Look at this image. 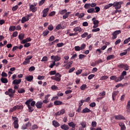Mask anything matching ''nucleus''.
<instances>
[{
	"label": "nucleus",
	"mask_w": 130,
	"mask_h": 130,
	"mask_svg": "<svg viewBox=\"0 0 130 130\" xmlns=\"http://www.w3.org/2000/svg\"><path fill=\"white\" fill-rule=\"evenodd\" d=\"M12 36L13 37H17L18 36V31H14Z\"/></svg>",
	"instance_id": "nucleus-62"
},
{
	"label": "nucleus",
	"mask_w": 130,
	"mask_h": 130,
	"mask_svg": "<svg viewBox=\"0 0 130 130\" xmlns=\"http://www.w3.org/2000/svg\"><path fill=\"white\" fill-rule=\"evenodd\" d=\"M94 77H95V75L91 74L88 76V80H92V79H93Z\"/></svg>",
	"instance_id": "nucleus-53"
},
{
	"label": "nucleus",
	"mask_w": 130,
	"mask_h": 130,
	"mask_svg": "<svg viewBox=\"0 0 130 130\" xmlns=\"http://www.w3.org/2000/svg\"><path fill=\"white\" fill-rule=\"evenodd\" d=\"M124 64H125L123 63L119 64L117 65V67L119 69H123V68H124Z\"/></svg>",
	"instance_id": "nucleus-49"
},
{
	"label": "nucleus",
	"mask_w": 130,
	"mask_h": 130,
	"mask_svg": "<svg viewBox=\"0 0 130 130\" xmlns=\"http://www.w3.org/2000/svg\"><path fill=\"white\" fill-rule=\"evenodd\" d=\"M108 79V76H104L101 77L100 80L101 81H104V80H107Z\"/></svg>",
	"instance_id": "nucleus-44"
},
{
	"label": "nucleus",
	"mask_w": 130,
	"mask_h": 130,
	"mask_svg": "<svg viewBox=\"0 0 130 130\" xmlns=\"http://www.w3.org/2000/svg\"><path fill=\"white\" fill-rule=\"evenodd\" d=\"M37 6V3H34V4L29 6V11H31L32 13H35L37 12L38 8L36 7Z\"/></svg>",
	"instance_id": "nucleus-2"
},
{
	"label": "nucleus",
	"mask_w": 130,
	"mask_h": 130,
	"mask_svg": "<svg viewBox=\"0 0 130 130\" xmlns=\"http://www.w3.org/2000/svg\"><path fill=\"white\" fill-rule=\"evenodd\" d=\"M49 74L50 76H53L56 74V71H51L49 73Z\"/></svg>",
	"instance_id": "nucleus-40"
},
{
	"label": "nucleus",
	"mask_w": 130,
	"mask_h": 130,
	"mask_svg": "<svg viewBox=\"0 0 130 130\" xmlns=\"http://www.w3.org/2000/svg\"><path fill=\"white\" fill-rule=\"evenodd\" d=\"M25 80L27 81L28 82H31L33 80V76L29 75L28 76H27L25 77Z\"/></svg>",
	"instance_id": "nucleus-20"
},
{
	"label": "nucleus",
	"mask_w": 130,
	"mask_h": 130,
	"mask_svg": "<svg viewBox=\"0 0 130 130\" xmlns=\"http://www.w3.org/2000/svg\"><path fill=\"white\" fill-rule=\"evenodd\" d=\"M119 126H120L121 130L126 129V127H125V125H124V123L120 122V123H119Z\"/></svg>",
	"instance_id": "nucleus-16"
},
{
	"label": "nucleus",
	"mask_w": 130,
	"mask_h": 130,
	"mask_svg": "<svg viewBox=\"0 0 130 130\" xmlns=\"http://www.w3.org/2000/svg\"><path fill=\"white\" fill-rule=\"evenodd\" d=\"M25 90L24 88H20L18 90V93L19 94H23V93H25Z\"/></svg>",
	"instance_id": "nucleus-33"
},
{
	"label": "nucleus",
	"mask_w": 130,
	"mask_h": 130,
	"mask_svg": "<svg viewBox=\"0 0 130 130\" xmlns=\"http://www.w3.org/2000/svg\"><path fill=\"white\" fill-rule=\"evenodd\" d=\"M87 13L91 14L92 13H95V9L94 8H90L87 10Z\"/></svg>",
	"instance_id": "nucleus-32"
},
{
	"label": "nucleus",
	"mask_w": 130,
	"mask_h": 130,
	"mask_svg": "<svg viewBox=\"0 0 130 130\" xmlns=\"http://www.w3.org/2000/svg\"><path fill=\"white\" fill-rule=\"evenodd\" d=\"M18 8H19V7L18 6V5H16L15 6L13 7L12 8V11L13 12H15V11H17V10H18Z\"/></svg>",
	"instance_id": "nucleus-56"
},
{
	"label": "nucleus",
	"mask_w": 130,
	"mask_h": 130,
	"mask_svg": "<svg viewBox=\"0 0 130 130\" xmlns=\"http://www.w3.org/2000/svg\"><path fill=\"white\" fill-rule=\"evenodd\" d=\"M127 54V51L125 50L123 52L120 53V56H123V55H126Z\"/></svg>",
	"instance_id": "nucleus-47"
},
{
	"label": "nucleus",
	"mask_w": 130,
	"mask_h": 130,
	"mask_svg": "<svg viewBox=\"0 0 130 130\" xmlns=\"http://www.w3.org/2000/svg\"><path fill=\"white\" fill-rule=\"evenodd\" d=\"M74 31L75 32H82V28L80 27H76L74 28Z\"/></svg>",
	"instance_id": "nucleus-29"
},
{
	"label": "nucleus",
	"mask_w": 130,
	"mask_h": 130,
	"mask_svg": "<svg viewBox=\"0 0 130 130\" xmlns=\"http://www.w3.org/2000/svg\"><path fill=\"white\" fill-rule=\"evenodd\" d=\"M62 28V27L61 26V24H59L56 26V29L57 30H60V29H61Z\"/></svg>",
	"instance_id": "nucleus-52"
},
{
	"label": "nucleus",
	"mask_w": 130,
	"mask_h": 130,
	"mask_svg": "<svg viewBox=\"0 0 130 130\" xmlns=\"http://www.w3.org/2000/svg\"><path fill=\"white\" fill-rule=\"evenodd\" d=\"M48 34H49V30L46 29L45 30H44L43 31L42 35H43V36L45 37L47 35H48Z\"/></svg>",
	"instance_id": "nucleus-30"
},
{
	"label": "nucleus",
	"mask_w": 130,
	"mask_h": 130,
	"mask_svg": "<svg viewBox=\"0 0 130 130\" xmlns=\"http://www.w3.org/2000/svg\"><path fill=\"white\" fill-rule=\"evenodd\" d=\"M15 30H16V26H11L9 27V31H14Z\"/></svg>",
	"instance_id": "nucleus-39"
},
{
	"label": "nucleus",
	"mask_w": 130,
	"mask_h": 130,
	"mask_svg": "<svg viewBox=\"0 0 130 130\" xmlns=\"http://www.w3.org/2000/svg\"><path fill=\"white\" fill-rule=\"evenodd\" d=\"M114 57H115L114 55H110L107 57L106 59L107 60H110V59H113Z\"/></svg>",
	"instance_id": "nucleus-27"
},
{
	"label": "nucleus",
	"mask_w": 130,
	"mask_h": 130,
	"mask_svg": "<svg viewBox=\"0 0 130 130\" xmlns=\"http://www.w3.org/2000/svg\"><path fill=\"white\" fill-rule=\"evenodd\" d=\"M31 46V43H26L24 45V47H29Z\"/></svg>",
	"instance_id": "nucleus-58"
},
{
	"label": "nucleus",
	"mask_w": 130,
	"mask_h": 130,
	"mask_svg": "<svg viewBox=\"0 0 130 130\" xmlns=\"http://www.w3.org/2000/svg\"><path fill=\"white\" fill-rule=\"evenodd\" d=\"M8 92L12 94H15L16 93V90H13V88H10L9 89H8Z\"/></svg>",
	"instance_id": "nucleus-41"
},
{
	"label": "nucleus",
	"mask_w": 130,
	"mask_h": 130,
	"mask_svg": "<svg viewBox=\"0 0 130 130\" xmlns=\"http://www.w3.org/2000/svg\"><path fill=\"white\" fill-rule=\"evenodd\" d=\"M121 33V30H118L114 31L112 34V40H114V39H116L117 38V36L119 35Z\"/></svg>",
	"instance_id": "nucleus-4"
},
{
	"label": "nucleus",
	"mask_w": 130,
	"mask_h": 130,
	"mask_svg": "<svg viewBox=\"0 0 130 130\" xmlns=\"http://www.w3.org/2000/svg\"><path fill=\"white\" fill-rule=\"evenodd\" d=\"M12 120H14L13 124L14 128H19V120L18 119V118H17V117L12 116Z\"/></svg>",
	"instance_id": "nucleus-3"
},
{
	"label": "nucleus",
	"mask_w": 130,
	"mask_h": 130,
	"mask_svg": "<svg viewBox=\"0 0 130 130\" xmlns=\"http://www.w3.org/2000/svg\"><path fill=\"white\" fill-rule=\"evenodd\" d=\"M31 125H32L31 122H28L26 124L21 126V129H27V128H28V126H31Z\"/></svg>",
	"instance_id": "nucleus-13"
},
{
	"label": "nucleus",
	"mask_w": 130,
	"mask_h": 130,
	"mask_svg": "<svg viewBox=\"0 0 130 130\" xmlns=\"http://www.w3.org/2000/svg\"><path fill=\"white\" fill-rule=\"evenodd\" d=\"M32 101H33V99H32L27 100L26 101V102L25 103V105H26L27 106H29L30 103H31V102H32Z\"/></svg>",
	"instance_id": "nucleus-28"
},
{
	"label": "nucleus",
	"mask_w": 130,
	"mask_h": 130,
	"mask_svg": "<svg viewBox=\"0 0 130 130\" xmlns=\"http://www.w3.org/2000/svg\"><path fill=\"white\" fill-rule=\"evenodd\" d=\"M106 95V92L104 91H103L102 92H100L99 94V96H102L103 97V96H105Z\"/></svg>",
	"instance_id": "nucleus-46"
},
{
	"label": "nucleus",
	"mask_w": 130,
	"mask_h": 130,
	"mask_svg": "<svg viewBox=\"0 0 130 130\" xmlns=\"http://www.w3.org/2000/svg\"><path fill=\"white\" fill-rule=\"evenodd\" d=\"M21 82H22L21 79H15L13 81L12 84L14 85H19V84H21Z\"/></svg>",
	"instance_id": "nucleus-17"
},
{
	"label": "nucleus",
	"mask_w": 130,
	"mask_h": 130,
	"mask_svg": "<svg viewBox=\"0 0 130 130\" xmlns=\"http://www.w3.org/2000/svg\"><path fill=\"white\" fill-rule=\"evenodd\" d=\"M126 75V71H123L120 76L119 77V80H120V81H122V80H123L124 79V76H125Z\"/></svg>",
	"instance_id": "nucleus-15"
},
{
	"label": "nucleus",
	"mask_w": 130,
	"mask_h": 130,
	"mask_svg": "<svg viewBox=\"0 0 130 130\" xmlns=\"http://www.w3.org/2000/svg\"><path fill=\"white\" fill-rule=\"evenodd\" d=\"M114 118L118 120H125V117L122 116V115H115Z\"/></svg>",
	"instance_id": "nucleus-7"
},
{
	"label": "nucleus",
	"mask_w": 130,
	"mask_h": 130,
	"mask_svg": "<svg viewBox=\"0 0 130 130\" xmlns=\"http://www.w3.org/2000/svg\"><path fill=\"white\" fill-rule=\"evenodd\" d=\"M53 125L55 127H58V126H59L60 124H59V123H58V122H57V121L53 120Z\"/></svg>",
	"instance_id": "nucleus-22"
},
{
	"label": "nucleus",
	"mask_w": 130,
	"mask_h": 130,
	"mask_svg": "<svg viewBox=\"0 0 130 130\" xmlns=\"http://www.w3.org/2000/svg\"><path fill=\"white\" fill-rule=\"evenodd\" d=\"M49 11V8H48L45 9L43 11V18H45V17L47 16V14Z\"/></svg>",
	"instance_id": "nucleus-14"
},
{
	"label": "nucleus",
	"mask_w": 130,
	"mask_h": 130,
	"mask_svg": "<svg viewBox=\"0 0 130 130\" xmlns=\"http://www.w3.org/2000/svg\"><path fill=\"white\" fill-rule=\"evenodd\" d=\"M54 39H55V38L54 37V36H52L49 38V39H48V41H49V42H50L51 41H53Z\"/></svg>",
	"instance_id": "nucleus-50"
},
{
	"label": "nucleus",
	"mask_w": 130,
	"mask_h": 130,
	"mask_svg": "<svg viewBox=\"0 0 130 130\" xmlns=\"http://www.w3.org/2000/svg\"><path fill=\"white\" fill-rule=\"evenodd\" d=\"M94 10H95V13H99V12H100V7H96L94 8Z\"/></svg>",
	"instance_id": "nucleus-61"
},
{
	"label": "nucleus",
	"mask_w": 130,
	"mask_h": 130,
	"mask_svg": "<svg viewBox=\"0 0 130 130\" xmlns=\"http://www.w3.org/2000/svg\"><path fill=\"white\" fill-rule=\"evenodd\" d=\"M54 105L57 106V105H62L63 103H62V102L59 101H55V102H54Z\"/></svg>",
	"instance_id": "nucleus-21"
},
{
	"label": "nucleus",
	"mask_w": 130,
	"mask_h": 130,
	"mask_svg": "<svg viewBox=\"0 0 130 130\" xmlns=\"http://www.w3.org/2000/svg\"><path fill=\"white\" fill-rule=\"evenodd\" d=\"M66 13H68V10L67 9H63L59 11V15H64Z\"/></svg>",
	"instance_id": "nucleus-24"
},
{
	"label": "nucleus",
	"mask_w": 130,
	"mask_h": 130,
	"mask_svg": "<svg viewBox=\"0 0 130 130\" xmlns=\"http://www.w3.org/2000/svg\"><path fill=\"white\" fill-rule=\"evenodd\" d=\"M63 45H64V44H63V43H60L57 44V46L58 47H62Z\"/></svg>",
	"instance_id": "nucleus-60"
},
{
	"label": "nucleus",
	"mask_w": 130,
	"mask_h": 130,
	"mask_svg": "<svg viewBox=\"0 0 130 130\" xmlns=\"http://www.w3.org/2000/svg\"><path fill=\"white\" fill-rule=\"evenodd\" d=\"M48 60V58H47V56H44L43 58L41 60V61H47Z\"/></svg>",
	"instance_id": "nucleus-55"
},
{
	"label": "nucleus",
	"mask_w": 130,
	"mask_h": 130,
	"mask_svg": "<svg viewBox=\"0 0 130 130\" xmlns=\"http://www.w3.org/2000/svg\"><path fill=\"white\" fill-rule=\"evenodd\" d=\"M61 129H63V130H69L70 128V127L69 126V125L66 124H63L61 125Z\"/></svg>",
	"instance_id": "nucleus-18"
},
{
	"label": "nucleus",
	"mask_w": 130,
	"mask_h": 130,
	"mask_svg": "<svg viewBox=\"0 0 130 130\" xmlns=\"http://www.w3.org/2000/svg\"><path fill=\"white\" fill-rule=\"evenodd\" d=\"M110 80H114L115 82H120L121 80H119V77H116V76H111L110 77Z\"/></svg>",
	"instance_id": "nucleus-11"
},
{
	"label": "nucleus",
	"mask_w": 130,
	"mask_h": 130,
	"mask_svg": "<svg viewBox=\"0 0 130 130\" xmlns=\"http://www.w3.org/2000/svg\"><path fill=\"white\" fill-rule=\"evenodd\" d=\"M43 104V103L41 101H38L36 104V106L38 109H41L42 108V105Z\"/></svg>",
	"instance_id": "nucleus-12"
},
{
	"label": "nucleus",
	"mask_w": 130,
	"mask_h": 130,
	"mask_svg": "<svg viewBox=\"0 0 130 130\" xmlns=\"http://www.w3.org/2000/svg\"><path fill=\"white\" fill-rule=\"evenodd\" d=\"M38 80H44V76H39L37 77Z\"/></svg>",
	"instance_id": "nucleus-64"
},
{
	"label": "nucleus",
	"mask_w": 130,
	"mask_h": 130,
	"mask_svg": "<svg viewBox=\"0 0 130 130\" xmlns=\"http://www.w3.org/2000/svg\"><path fill=\"white\" fill-rule=\"evenodd\" d=\"M68 125H69L71 127H76V124L74 123V122H70L68 123Z\"/></svg>",
	"instance_id": "nucleus-35"
},
{
	"label": "nucleus",
	"mask_w": 130,
	"mask_h": 130,
	"mask_svg": "<svg viewBox=\"0 0 130 130\" xmlns=\"http://www.w3.org/2000/svg\"><path fill=\"white\" fill-rule=\"evenodd\" d=\"M48 29L49 30V31H52V30L54 29L53 25H52V24H50L48 26Z\"/></svg>",
	"instance_id": "nucleus-48"
},
{
	"label": "nucleus",
	"mask_w": 130,
	"mask_h": 130,
	"mask_svg": "<svg viewBox=\"0 0 130 130\" xmlns=\"http://www.w3.org/2000/svg\"><path fill=\"white\" fill-rule=\"evenodd\" d=\"M66 113V110L64 109H62L60 110V111L57 112L55 113V115L56 116H59L60 115H63L64 113Z\"/></svg>",
	"instance_id": "nucleus-9"
},
{
	"label": "nucleus",
	"mask_w": 130,
	"mask_h": 130,
	"mask_svg": "<svg viewBox=\"0 0 130 130\" xmlns=\"http://www.w3.org/2000/svg\"><path fill=\"white\" fill-rule=\"evenodd\" d=\"M87 36H88V32H86L81 35L82 38H86Z\"/></svg>",
	"instance_id": "nucleus-54"
},
{
	"label": "nucleus",
	"mask_w": 130,
	"mask_h": 130,
	"mask_svg": "<svg viewBox=\"0 0 130 130\" xmlns=\"http://www.w3.org/2000/svg\"><path fill=\"white\" fill-rule=\"evenodd\" d=\"M28 109V112H33V111H34V109L31 107V106H27Z\"/></svg>",
	"instance_id": "nucleus-38"
},
{
	"label": "nucleus",
	"mask_w": 130,
	"mask_h": 130,
	"mask_svg": "<svg viewBox=\"0 0 130 130\" xmlns=\"http://www.w3.org/2000/svg\"><path fill=\"white\" fill-rule=\"evenodd\" d=\"M31 16H32V14H28L26 16L23 17L21 19L22 24H24L25 22H27V21H29L30 19V17H31Z\"/></svg>",
	"instance_id": "nucleus-5"
},
{
	"label": "nucleus",
	"mask_w": 130,
	"mask_h": 130,
	"mask_svg": "<svg viewBox=\"0 0 130 130\" xmlns=\"http://www.w3.org/2000/svg\"><path fill=\"white\" fill-rule=\"evenodd\" d=\"M37 128H38V126L37 124H34L31 126V129L32 130L37 129Z\"/></svg>",
	"instance_id": "nucleus-42"
},
{
	"label": "nucleus",
	"mask_w": 130,
	"mask_h": 130,
	"mask_svg": "<svg viewBox=\"0 0 130 130\" xmlns=\"http://www.w3.org/2000/svg\"><path fill=\"white\" fill-rule=\"evenodd\" d=\"M118 93H119V91H114L112 93V100L113 101H115V100L116 99V96L118 95Z\"/></svg>",
	"instance_id": "nucleus-8"
},
{
	"label": "nucleus",
	"mask_w": 130,
	"mask_h": 130,
	"mask_svg": "<svg viewBox=\"0 0 130 130\" xmlns=\"http://www.w3.org/2000/svg\"><path fill=\"white\" fill-rule=\"evenodd\" d=\"M24 37H25V35H23V34H21L18 36V38L19 40H23Z\"/></svg>",
	"instance_id": "nucleus-36"
},
{
	"label": "nucleus",
	"mask_w": 130,
	"mask_h": 130,
	"mask_svg": "<svg viewBox=\"0 0 130 130\" xmlns=\"http://www.w3.org/2000/svg\"><path fill=\"white\" fill-rule=\"evenodd\" d=\"M55 11L51 12L48 15L49 17H52V16H54V15H55Z\"/></svg>",
	"instance_id": "nucleus-51"
},
{
	"label": "nucleus",
	"mask_w": 130,
	"mask_h": 130,
	"mask_svg": "<svg viewBox=\"0 0 130 130\" xmlns=\"http://www.w3.org/2000/svg\"><path fill=\"white\" fill-rule=\"evenodd\" d=\"M113 7H115V9L116 10H118L121 8V2H114V4H113Z\"/></svg>",
	"instance_id": "nucleus-6"
},
{
	"label": "nucleus",
	"mask_w": 130,
	"mask_h": 130,
	"mask_svg": "<svg viewBox=\"0 0 130 130\" xmlns=\"http://www.w3.org/2000/svg\"><path fill=\"white\" fill-rule=\"evenodd\" d=\"M71 14V12H68L64 14V15H63V19L66 20V19H67V18H69V15Z\"/></svg>",
	"instance_id": "nucleus-23"
},
{
	"label": "nucleus",
	"mask_w": 130,
	"mask_h": 130,
	"mask_svg": "<svg viewBox=\"0 0 130 130\" xmlns=\"http://www.w3.org/2000/svg\"><path fill=\"white\" fill-rule=\"evenodd\" d=\"M87 85L86 84H82L81 86L80 87V89L82 91H84V90L87 89Z\"/></svg>",
	"instance_id": "nucleus-34"
},
{
	"label": "nucleus",
	"mask_w": 130,
	"mask_h": 130,
	"mask_svg": "<svg viewBox=\"0 0 130 130\" xmlns=\"http://www.w3.org/2000/svg\"><path fill=\"white\" fill-rule=\"evenodd\" d=\"M112 6H113V4H109L108 5L105 6V10H107L109 9V8L112 7Z\"/></svg>",
	"instance_id": "nucleus-37"
},
{
	"label": "nucleus",
	"mask_w": 130,
	"mask_h": 130,
	"mask_svg": "<svg viewBox=\"0 0 130 130\" xmlns=\"http://www.w3.org/2000/svg\"><path fill=\"white\" fill-rule=\"evenodd\" d=\"M130 42V37L125 39L123 42V44H127Z\"/></svg>",
	"instance_id": "nucleus-43"
},
{
	"label": "nucleus",
	"mask_w": 130,
	"mask_h": 130,
	"mask_svg": "<svg viewBox=\"0 0 130 130\" xmlns=\"http://www.w3.org/2000/svg\"><path fill=\"white\" fill-rule=\"evenodd\" d=\"M51 59H53L54 61H59L60 60V57L57 56V55H52L51 56Z\"/></svg>",
	"instance_id": "nucleus-10"
},
{
	"label": "nucleus",
	"mask_w": 130,
	"mask_h": 130,
	"mask_svg": "<svg viewBox=\"0 0 130 130\" xmlns=\"http://www.w3.org/2000/svg\"><path fill=\"white\" fill-rule=\"evenodd\" d=\"M29 63H30V60H28L26 58L25 59V61L22 62L23 66H27V64H29Z\"/></svg>",
	"instance_id": "nucleus-26"
},
{
	"label": "nucleus",
	"mask_w": 130,
	"mask_h": 130,
	"mask_svg": "<svg viewBox=\"0 0 130 130\" xmlns=\"http://www.w3.org/2000/svg\"><path fill=\"white\" fill-rule=\"evenodd\" d=\"M55 75V76L51 77V79L56 81V82H60L61 80V75H60L59 73H57Z\"/></svg>",
	"instance_id": "nucleus-1"
},
{
	"label": "nucleus",
	"mask_w": 130,
	"mask_h": 130,
	"mask_svg": "<svg viewBox=\"0 0 130 130\" xmlns=\"http://www.w3.org/2000/svg\"><path fill=\"white\" fill-rule=\"evenodd\" d=\"M84 8L86 9V10L89 9L90 8V4H85L84 5Z\"/></svg>",
	"instance_id": "nucleus-63"
},
{
	"label": "nucleus",
	"mask_w": 130,
	"mask_h": 130,
	"mask_svg": "<svg viewBox=\"0 0 130 130\" xmlns=\"http://www.w3.org/2000/svg\"><path fill=\"white\" fill-rule=\"evenodd\" d=\"M24 108V106L23 105H16V109H23Z\"/></svg>",
	"instance_id": "nucleus-57"
},
{
	"label": "nucleus",
	"mask_w": 130,
	"mask_h": 130,
	"mask_svg": "<svg viewBox=\"0 0 130 130\" xmlns=\"http://www.w3.org/2000/svg\"><path fill=\"white\" fill-rule=\"evenodd\" d=\"M89 112H91V110L88 109V108L86 107L84 109L82 110L81 113H89Z\"/></svg>",
	"instance_id": "nucleus-19"
},
{
	"label": "nucleus",
	"mask_w": 130,
	"mask_h": 130,
	"mask_svg": "<svg viewBox=\"0 0 130 130\" xmlns=\"http://www.w3.org/2000/svg\"><path fill=\"white\" fill-rule=\"evenodd\" d=\"M1 81L2 83H3V84H7V83H8V79H7L6 78H4V77H2L1 78Z\"/></svg>",
	"instance_id": "nucleus-25"
},
{
	"label": "nucleus",
	"mask_w": 130,
	"mask_h": 130,
	"mask_svg": "<svg viewBox=\"0 0 130 130\" xmlns=\"http://www.w3.org/2000/svg\"><path fill=\"white\" fill-rule=\"evenodd\" d=\"M28 71L29 72H33V71H35V67H34V66H31L29 68Z\"/></svg>",
	"instance_id": "nucleus-59"
},
{
	"label": "nucleus",
	"mask_w": 130,
	"mask_h": 130,
	"mask_svg": "<svg viewBox=\"0 0 130 130\" xmlns=\"http://www.w3.org/2000/svg\"><path fill=\"white\" fill-rule=\"evenodd\" d=\"M123 69L125 71H128V69H129V66H128L127 64H125L124 67Z\"/></svg>",
	"instance_id": "nucleus-45"
},
{
	"label": "nucleus",
	"mask_w": 130,
	"mask_h": 130,
	"mask_svg": "<svg viewBox=\"0 0 130 130\" xmlns=\"http://www.w3.org/2000/svg\"><path fill=\"white\" fill-rule=\"evenodd\" d=\"M80 125H81V127L85 128L87 126V123L86 121H82L80 122Z\"/></svg>",
	"instance_id": "nucleus-31"
}]
</instances>
